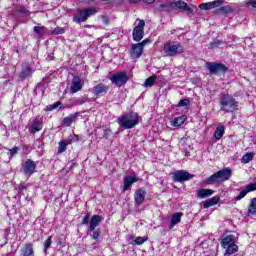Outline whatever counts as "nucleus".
I'll use <instances>...</instances> for the list:
<instances>
[{
  "label": "nucleus",
  "instance_id": "obj_22",
  "mask_svg": "<svg viewBox=\"0 0 256 256\" xmlns=\"http://www.w3.org/2000/svg\"><path fill=\"white\" fill-rule=\"evenodd\" d=\"M30 123L32 133H37L43 129V122L39 118H32Z\"/></svg>",
  "mask_w": 256,
  "mask_h": 256
},
{
  "label": "nucleus",
  "instance_id": "obj_18",
  "mask_svg": "<svg viewBox=\"0 0 256 256\" xmlns=\"http://www.w3.org/2000/svg\"><path fill=\"white\" fill-rule=\"evenodd\" d=\"M141 44H132L130 49V56L132 59H139L143 55V48L140 46Z\"/></svg>",
  "mask_w": 256,
  "mask_h": 256
},
{
  "label": "nucleus",
  "instance_id": "obj_20",
  "mask_svg": "<svg viewBox=\"0 0 256 256\" xmlns=\"http://www.w3.org/2000/svg\"><path fill=\"white\" fill-rule=\"evenodd\" d=\"M103 221V217L99 216V215H94L92 216V218L90 219L89 222V231H95V229H97V227H99V224Z\"/></svg>",
  "mask_w": 256,
  "mask_h": 256
},
{
  "label": "nucleus",
  "instance_id": "obj_13",
  "mask_svg": "<svg viewBox=\"0 0 256 256\" xmlns=\"http://www.w3.org/2000/svg\"><path fill=\"white\" fill-rule=\"evenodd\" d=\"M73 141H79V137L77 135L69 136L66 140L60 141L58 146V153H65V151H67V146L71 145Z\"/></svg>",
  "mask_w": 256,
  "mask_h": 256
},
{
  "label": "nucleus",
  "instance_id": "obj_27",
  "mask_svg": "<svg viewBox=\"0 0 256 256\" xmlns=\"http://www.w3.org/2000/svg\"><path fill=\"white\" fill-rule=\"evenodd\" d=\"M77 117H79V112L70 114L63 119V125H65L66 127H71V125L73 124V120L77 119Z\"/></svg>",
  "mask_w": 256,
  "mask_h": 256
},
{
  "label": "nucleus",
  "instance_id": "obj_46",
  "mask_svg": "<svg viewBox=\"0 0 256 256\" xmlns=\"http://www.w3.org/2000/svg\"><path fill=\"white\" fill-rule=\"evenodd\" d=\"M221 44L222 42L220 40H214L210 43L209 49H216V47H219Z\"/></svg>",
  "mask_w": 256,
  "mask_h": 256
},
{
  "label": "nucleus",
  "instance_id": "obj_33",
  "mask_svg": "<svg viewBox=\"0 0 256 256\" xmlns=\"http://www.w3.org/2000/svg\"><path fill=\"white\" fill-rule=\"evenodd\" d=\"M185 123V116L176 117L172 120L173 127H181Z\"/></svg>",
  "mask_w": 256,
  "mask_h": 256
},
{
  "label": "nucleus",
  "instance_id": "obj_53",
  "mask_svg": "<svg viewBox=\"0 0 256 256\" xmlns=\"http://www.w3.org/2000/svg\"><path fill=\"white\" fill-rule=\"evenodd\" d=\"M144 3H148L149 5L155 3V0H142Z\"/></svg>",
  "mask_w": 256,
  "mask_h": 256
},
{
  "label": "nucleus",
  "instance_id": "obj_56",
  "mask_svg": "<svg viewBox=\"0 0 256 256\" xmlns=\"http://www.w3.org/2000/svg\"><path fill=\"white\" fill-rule=\"evenodd\" d=\"M25 150H26V151H29V146H25Z\"/></svg>",
  "mask_w": 256,
  "mask_h": 256
},
{
  "label": "nucleus",
  "instance_id": "obj_29",
  "mask_svg": "<svg viewBox=\"0 0 256 256\" xmlns=\"http://www.w3.org/2000/svg\"><path fill=\"white\" fill-rule=\"evenodd\" d=\"M156 9H157V11H160V12L164 11L166 13H170V11L173 9V4H172V2L160 4Z\"/></svg>",
  "mask_w": 256,
  "mask_h": 256
},
{
  "label": "nucleus",
  "instance_id": "obj_1",
  "mask_svg": "<svg viewBox=\"0 0 256 256\" xmlns=\"http://www.w3.org/2000/svg\"><path fill=\"white\" fill-rule=\"evenodd\" d=\"M239 239V235L235 232H231L224 236L221 241V245L224 249H226L224 256H231L233 253H237L239 251V246H237V241Z\"/></svg>",
  "mask_w": 256,
  "mask_h": 256
},
{
  "label": "nucleus",
  "instance_id": "obj_4",
  "mask_svg": "<svg viewBox=\"0 0 256 256\" xmlns=\"http://www.w3.org/2000/svg\"><path fill=\"white\" fill-rule=\"evenodd\" d=\"M233 175V170L231 168H223L222 170L209 176L205 183L207 185H214V183H225L229 181Z\"/></svg>",
  "mask_w": 256,
  "mask_h": 256
},
{
  "label": "nucleus",
  "instance_id": "obj_24",
  "mask_svg": "<svg viewBox=\"0 0 256 256\" xmlns=\"http://www.w3.org/2000/svg\"><path fill=\"white\" fill-rule=\"evenodd\" d=\"M213 193H215V191H213L212 189L202 188L197 191V197L198 199H207V197H211Z\"/></svg>",
  "mask_w": 256,
  "mask_h": 256
},
{
  "label": "nucleus",
  "instance_id": "obj_16",
  "mask_svg": "<svg viewBox=\"0 0 256 256\" xmlns=\"http://www.w3.org/2000/svg\"><path fill=\"white\" fill-rule=\"evenodd\" d=\"M145 197H147V191L142 188L137 189L134 194L135 205H143Z\"/></svg>",
  "mask_w": 256,
  "mask_h": 256
},
{
  "label": "nucleus",
  "instance_id": "obj_45",
  "mask_svg": "<svg viewBox=\"0 0 256 256\" xmlns=\"http://www.w3.org/2000/svg\"><path fill=\"white\" fill-rule=\"evenodd\" d=\"M247 190L246 188L244 190H242L239 195L236 196V201H241V199H243L246 195H247Z\"/></svg>",
  "mask_w": 256,
  "mask_h": 256
},
{
  "label": "nucleus",
  "instance_id": "obj_44",
  "mask_svg": "<svg viewBox=\"0 0 256 256\" xmlns=\"http://www.w3.org/2000/svg\"><path fill=\"white\" fill-rule=\"evenodd\" d=\"M103 138L104 139H109V137H111V129L109 128H103Z\"/></svg>",
  "mask_w": 256,
  "mask_h": 256
},
{
  "label": "nucleus",
  "instance_id": "obj_28",
  "mask_svg": "<svg viewBox=\"0 0 256 256\" xmlns=\"http://www.w3.org/2000/svg\"><path fill=\"white\" fill-rule=\"evenodd\" d=\"M23 256H35V250H33V244L27 243L24 246V249L21 250Z\"/></svg>",
  "mask_w": 256,
  "mask_h": 256
},
{
  "label": "nucleus",
  "instance_id": "obj_25",
  "mask_svg": "<svg viewBox=\"0 0 256 256\" xmlns=\"http://www.w3.org/2000/svg\"><path fill=\"white\" fill-rule=\"evenodd\" d=\"M221 198L219 196H214L204 202V209H209V207H213L219 203Z\"/></svg>",
  "mask_w": 256,
  "mask_h": 256
},
{
  "label": "nucleus",
  "instance_id": "obj_41",
  "mask_svg": "<svg viewBox=\"0 0 256 256\" xmlns=\"http://www.w3.org/2000/svg\"><path fill=\"white\" fill-rule=\"evenodd\" d=\"M191 105V101L189 99H182L178 103V107H187Z\"/></svg>",
  "mask_w": 256,
  "mask_h": 256
},
{
  "label": "nucleus",
  "instance_id": "obj_32",
  "mask_svg": "<svg viewBox=\"0 0 256 256\" xmlns=\"http://www.w3.org/2000/svg\"><path fill=\"white\" fill-rule=\"evenodd\" d=\"M248 215H256V198H252L248 206Z\"/></svg>",
  "mask_w": 256,
  "mask_h": 256
},
{
  "label": "nucleus",
  "instance_id": "obj_5",
  "mask_svg": "<svg viewBox=\"0 0 256 256\" xmlns=\"http://www.w3.org/2000/svg\"><path fill=\"white\" fill-rule=\"evenodd\" d=\"M163 53L166 57H177L185 53V47L179 42H167L164 44Z\"/></svg>",
  "mask_w": 256,
  "mask_h": 256
},
{
  "label": "nucleus",
  "instance_id": "obj_52",
  "mask_svg": "<svg viewBox=\"0 0 256 256\" xmlns=\"http://www.w3.org/2000/svg\"><path fill=\"white\" fill-rule=\"evenodd\" d=\"M102 22L104 23V25H108L109 24V18H107V16H103L102 17Z\"/></svg>",
  "mask_w": 256,
  "mask_h": 256
},
{
  "label": "nucleus",
  "instance_id": "obj_17",
  "mask_svg": "<svg viewBox=\"0 0 256 256\" xmlns=\"http://www.w3.org/2000/svg\"><path fill=\"white\" fill-rule=\"evenodd\" d=\"M223 5V0H216L212 2L202 3L199 8L204 11H209L210 9H216V7H221Z\"/></svg>",
  "mask_w": 256,
  "mask_h": 256
},
{
  "label": "nucleus",
  "instance_id": "obj_8",
  "mask_svg": "<svg viewBox=\"0 0 256 256\" xmlns=\"http://www.w3.org/2000/svg\"><path fill=\"white\" fill-rule=\"evenodd\" d=\"M110 81L116 87H123L129 81V76L126 72H118L110 77Z\"/></svg>",
  "mask_w": 256,
  "mask_h": 256
},
{
  "label": "nucleus",
  "instance_id": "obj_50",
  "mask_svg": "<svg viewBox=\"0 0 256 256\" xmlns=\"http://www.w3.org/2000/svg\"><path fill=\"white\" fill-rule=\"evenodd\" d=\"M148 43H151V40L145 39L142 42H139L138 45H140L143 49H145V45H147Z\"/></svg>",
  "mask_w": 256,
  "mask_h": 256
},
{
  "label": "nucleus",
  "instance_id": "obj_23",
  "mask_svg": "<svg viewBox=\"0 0 256 256\" xmlns=\"http://www.w3.org/2000/svg\"><path fill=\"white\" fill-rule=\"evenodd\" d=\"M31 75H33V68H31L29 64H24L20 73V79H27V77H31Z\"/></svg>",
  "mask_w": 256,
  "mask_h": 256
},
{
  "label": "nucleus",
  "instance_id": "obj_55",
  "mask_svg": "<svg viewBox=\"0 0 256 256\" xmlns=\"http://www.w3.org/2000/svg\"><path fill=\"white\" fill-rule=\"evenodd\" d=\"M84 27H87L88 29H91V27H93V26L86 24Z\"/></svg>",
  "mask_w": 256,
  "mask_h": 256
},
{
  "label": "nucleus",
  "instance_id": "obj_57",
  "mask_svg": "<svg viewBox=\"0 0 256 256\" xmlns=\"http://www.w3.org/2000/svg\"><path fill=\"white\" fill-rule=\"evenodd\" d=\"M173 33H175V30H172V31H171V34H172V35H173Z\"/></svg>",
  "mask_w": 256,
  "mask_h": 256
},
{
  "label": "nucleus",
  "instance_id": "obj_15",
  "mask_svg": "<svg viewBox=\"0 0 256 256\" xmlns=\"http://www.w3.org/2000/svg\"><path fill=\"white\" fill-rule=\"evenodd\" d=\"M109 92V86L103 83H99L93 88V93L96 97H103Z\"/></svg>",
  "mask_w": 256,
  "mask_h": 256
},
{
  "label": "nucleus",
  "instance_id": "obj_2",
  "mask_svg": "<svg viewBox=\"0 0 256 256\" xmlns=\"http://www.w3.org/2000/svg\"><path fill=\"white\" fill-rule=\"evenodd\" d=\"M117 123L123 129H133L139 125V114L137 112H128L117 118Z\"/></svg>",
  "mask_w": 256,
  "mask_h": 256
},
{
  "label": "nucleus",
  "instance_id": "obj_9",
  "mask_svg": "<svg viewBox=\"0 0 256 256\" xmlns=\"http://www.w3.org/2000/svg\"><path fill=\"white\" fill-rule=\"evenodd\" d=\"M172 177L175 183H185V181L193 179L194 176L185 170H178L172 173Z\"/></svg>",
  "mask_w": 256,
  "mask_h": 256
},
{
  "label": "nucleus",
  "instance_id": "obj_30",
  "mask_svg": "<svg viewBox=\"0 0 256 256\" xmlns=\"http://www.w3.org/2000/svg\"><path fill=\"white\" fill-rule=\"evenodd\" d=\"M223 135H225V126L220 124L216 128V131L214 133V137H215V139H217V141H219V139H221L223 137Z\"/></svg>",
  "mask_w": 256,
  "mask_h": 256
},
{
  "label": "nucleus",
  "instance_id": "obj_35",
  "mask_svg": "<svg viewBox=\"0 0 256 256\" xmlns=\"http://www.w3.org/2000/svg\"><path fill=\"white\" fill-rule=\"evenodd\" d=\"M254 154L249 152L243 155L241 159V163H250V161H253Z\"/></svg>",
  "mask_w": 256,
  "mask_h": 256
},
{
  "label": "nucleus",
  "instance_id": "obj_31",
  "mask_svg": "<svg viewBox=\"0 0 256 256\" xmlns=\"http://www.w3.org/2000/svg\"><path fill=\"white\" fill-rule=\"evenodd\" d=\"M158 76L157 75H152L149 78H147L143 84V87H153L155 85V81H157Z\"/></svg>",
  "mask_w": 256,
  "mask_h": 256
},
{
  "label": "nucleus",
  "instance_id": "obj_49",
  "mask_svg": "<svg viewBox=\"0 0 256 256\" xmlns=\"http://www.w3.org/2000/svg\"><path fill=\"white\" fill-rule=\"evenodd\" d=\"M90 221H89V214H86L84 216V218L81 221V225H89Z\"/></svg>",
  "mask_w": 256,
  "mask_h": 256
},
{
  "label": "nucleus",
  "instance_id": "obj_38",
  "mask_svg": "<svg viewBox=\"0 0 256 256\" xmlns=\"http://www.w3.org/2000/svg\"><path fill=\"white\" fill-rule=\"evenodd\" d=\"M17 13H21V15H29L31 12L25 8V6H20L15 9Z\"/></svg>",
  "mask_w": 256,
  "mask_h": 256
},
{
  "label": "nucleus",
  "instance_id": "obj_43",
  "mask_svg": "<svg viewBox=\"0 0 256 256\" xmlns=\"http://www.w3.org/2000/svg\"><path fill=\"white\" fill-rule=\"evenodd\" d=\"M51 243H52L51 236H49L47 238V240L44 242V252L45 253H47V250L49 249V247H51Z\"/></svg>",
  "mask_w": 256,
  "mask_h": 256
},
{
  "label": "nucleus",
  "instance_id": "obj_51",
  "mask_svg": "<svg viewBox=\"0 0 256 256\" xmlns=\"http://www.w3.org/2000/svg\"><path fill=\"white\" fill-rule=\"evenodd\" d=\"M246 5L247 6L251 5V7L256 9V0H248V1H246Z\"/></svg>",
  "mask_w": 256,
  "mask_h": 256
},
{
  "label": "nucleus",
  "instance_id": "obj_7",
  "mask_svg": "<svg viewBox=\"0 0 256 256\" xmlns=\"http://www.w3.org/2000/svg\"><path fill=\"white\" fill-rule=\"evenodd\" d=\"M206 69L211 75H219V73H227V66L221 63L206 62Z\"/></svg>",
  "mask_w": 256,
  "mask_h": 256
},
{
  "label": "nucleus",
  "instance_id": "obj_34",
  "mask_svg": "<svg viewBox=\"0 0 256 256\" xmlns=\"http://www.w3.org/2000/svg\"><path fill=\"white\" fill-rule=\"evenodd\" d=\"M73 105H83L89 101V98L87 96H82L80 98H74Z\"/></svg>",
  "mask_w": 256,
  "mask_h": 256
},
{
  "label": "nucleus",
  "instance_id": "obj_11",
  "mask_svg": "<svg viewBox=\"0 0 256 256\" xmlns=\"http://www.w3.org/2000/svg\"><path fill=\"white\" fill-rule=\"evenodd\" d=\"M35 169H37V162L28 159L22 164L21 171L24 173V175L31 177V175L35 173Z\"/></svg>",
  "mask_w": 256,
  "mask_h": 256
},
{
  "label": "nucleus",
  "instance_id": "obj_10",
  "mask_svg": "<svg viewBox=\"0 0 256 256\" xmlns=\"http://www.w3.org/2000/svg\"><path fill=\"white\" fill-rule=\"evenodd\" d=\"M144 29H145V21L139 20L138 25L133 29V32H132L133 40L136 41L137 43H139V41L143 39L145 35Z\"/></svg>",
  "mask_w": 256,
  "mask_h": 256
},
{
  "label": "nucleus",
  "instance_id": "obj_42",
  "mask_svg": "<svg viewBox=\"0 0 256 256\" xmlns=\"http://www.w3.org/2000/svg\"><path fill=\"white\" fill-rule=\"evenodd\" d=\"M247 193H251L253 191H256V182L254 183H251V184H248L246 187H245Z\"/></svg>",
  "mask_w": 256,
  "mask_h": 256
},
{
  "label": "nucleus",
  "instance_id": "obj_21",
  "mask_svg": "<svg viewBox=\"0 0 256 256\" xmlns=\"http://www.w3.org/2000/svg\"><path fill=\"white\" fill-rule=\"evenodd\" d=\"M137 181H139V177L137 176L124 177L123 191H129V189H131V185H133V183H137Z\"/></svg>",
  "mask_w": 256,
  "mask_h": 256
},
{
  "label": "nucleus",
  "instance_id": "obj_14",
  "mask_svg": "<svg viewBox=\"0 0 256 256\" xmlns=\"http://www.w3.org/2000/svg\"><path fill=\"white\" fill-rule=\"evenodd\" d=\"M81 89H83V83H82L81 77L74 76L72 79V84L70 86V93L72 94L79 93Z\"/></svg>",
  "mask_w": 256,
  "mask_h": 256
},
{
  "label": "nucleus",
  "instance_id": "obj_19",
  "mask_svg": "<svg viewBox=\"0 0 256 256\" xmlns=\"http://www.w3.org/2000/svg\"><path fill=\"white\" fill-rule=\"evenodd\" d=\"M181 217H183V212H176L172 214L170 224L168 226L170 231L175 227V225H179V223H181Z\"/></svg>",
  "mask_w": 256,
  "mask_h": 256
},
{
  "label": "nucleus",
  "instance_id": "obj_6",
  "mask_svg": "<svg viewBox=\"0 0 256 256\" xmlns=\"http://www.w3.org/2000/svg\"><path fill=\"white\" fill-rule=\"evenodd\" d=\"M96 13L97 10L94 8L80 9L78 14L73 17V21L74 23L81 25V23H85V21H87L91 15H95Z\"/></svg>",
  "mask_w": 256,
  "mask_h": 256
},
{
  "label": "nucleus",
  "instance_id": "obj_39",
  "mask_svg": "<svg viewBox=\"0 0 256 256\" xmlns=\"http://www.w3.org/2000/svg\"><path fill=\"white\" fill-rule=\"evenodd\" d=\"M145 241H147V237H141V236H138L135 240H134V243L135 245H143V243H145Z\"/></svg>",
  "mask_w": 256,
  "mask_h": 256
},
{
  "label": "nucleus",
  "instance_id": "obj_3",
  "mask_svg": "<svg viewBox=\"0 0 256 256\" xmlns=\"http://www.w3.org/2000/svg\"><path fill=\"white\" fill-rule=\"evenodd\" d=\"M219 104L224 113H234L239 107V102L231 94H222Z\"/></svg>",
  "mask_w": 256,
  "mask_h": 256
},
{
  "label": "nucleus",
  "instance_id": "obj_54",
  "mask_svg": "<svg viewBox=\"0 0 256 256\" xmlns=\"http://www.w3.org/2000/svg\"><path fill=\"white\" fill-rule=\"evenodd\" d=\"M139 0H129L130 3H137Z\"/></svg>",
  "mask_w": 256,
  "mask_h": 256
},
{
  "label": "nucleus",
  "instance_id": "obj_37",
  "mask_svg": "<svg viewBox=\"0 0 256 256\" xmlns=\"http://www.w3.org/2000/svg\"><path fill=\"white\" fill-rule=\"evenodd\" d=\"M34 33H36V35H39L40 37H43V35L45 34V26H35Z\"/></svg>",
  "mask_w": 256,
  "mask_h": 256
},
{
  "label": "nucleus",
  "instance_id": "obj_48",
  "mask_svg": "<svg viewBox=\"0 0 256 256\" xmlns=\"http://www.w3.org/2000/svg\"><path fill=\"white\" fill-rule=\"evenodd\" d=\"M17 151H19V147L15 146L12 149H9L10 157H14V155H17Z\"/></svg>",
  "mask_w": 256,
  "mask_h": 256
},
{
  "label": "nucleus",
  "instance_id": "obj_36",
  "mask_svg": "<svg viewBox=\"0 0 256 256\" xmlns=\"http://www.w3.org/2000/svg\"><path fill=\"white\" fill-rule=\"evenodd\" d=\"M87 234L90 235V237H91L92 239L97 240V239H99V236L101 235V230H100V229H97V230L94 229V230L91 232V231H89V229H88Z\"/></svg>",
  "mask_w": 256,
  "mask_h": 256
},
{
  "label": "nucleus",
  "instance_id": "obj_47",
  "mask_svg": "<svg viewBox=\"0 0 256 256\" xmlns=\"http://www.w3.org/2000/svg\"><path fill=\"white\" fill-rule=\"evenodd\" d=\"M59 105H61V102H55L54 104H51L48 106L49 111H53L57 108H59Z\"/></svg>",
  "mask_w": 256,
  "mask_h": 256
},
{
  "label": "nucleus",
  "instance_id": "obj_26",
  "mask_svg": "<svg viewBox=\"0 0 256 256\" xmlns=\"http://www.w3.org/2000/svg\"><path fill=\"white\" fill-rule=\"evenodd\" d=\"M235 9L233 7L226 5L220 7L218 10H216V15H229V13H233Z\"/></svg>",
  "mask_w": 256,
  "mask_h": 256
},
{
  "label": "nucleus",
  "instance_id": "obj_40",
  "mask_svg": "<svg viewBox=\"0 0 256 256\" xmlns=\"http://www.w3.org/2000/svg\"><path fill=\"white\" fill-rule=\"evenodd\" d=\"M63 33H65V28H62V27H56L52 31V35H63Z\"/></svg>",
  "mask_w": 256,
  "mask_h": 256
},
{
  "label": "nucleus",
  "instance_id": "obj_12",
  "mask_svg": "<svg viewBox=\"0 0 256 256\" xmlns=\"http://www.w3.org/2000/svg\"><path fill=\"white\" fill-rule=\"evenodd\" d=\"M172 9H178V11H181V13L185 12L187 15H191V13H193V8L187 6V3L182 0L173 1Z\"/></svg>",
  "mask_w": 256,
  "mask_h": 256
}]
</instances>
